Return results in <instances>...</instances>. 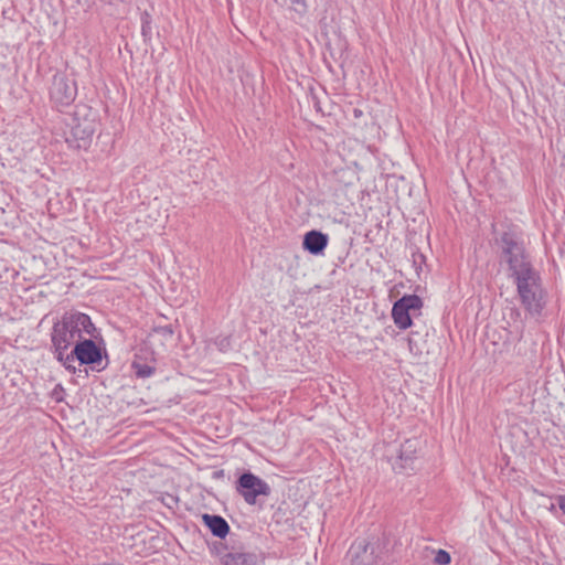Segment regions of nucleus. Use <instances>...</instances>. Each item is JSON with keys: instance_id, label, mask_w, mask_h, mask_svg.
I'll return each mask as SVG.
<instances>
[{"instance_id": "6ab92c4d", "label": "nucleus", "mask_w": 565, "mask_h": 565, "mask_svg": "<svg viewBox=\"0 0 565 565\" xmlns=\"http://www.w3.org/2000/svg\"><path fill=\"white\" fill-rule=\"evenodd\" d=\"M557 504L562 512L565 514V495L557 497Z\"/></svg>"}, {"instance_id": "9d476101", "label": "nucleus", "mask_w": 565, "mask_h": 565, "mask_svg": "<svg viewBox=\"0 0 565 565\" xmlns=\"http://www.w3.org/2000/svg\"><path fill=\"white\" fill-rule=\"evenodd\" d=\"M329 243V236L320 231L311 230L303 236L302 247L312 255H322Z\"/></svg>"}, {"instance_id": "423d86ee", "label": "nucleus", "mask_w": 565, "mask_h": 565, "mask_svg": "<svg viewBox=\"0 0 565 565\" xmlns=\"http://www.w3.org/2000/svg\"><path fill=\"white\" fill-rule=\"evenodd\" d=\"M236 491L243 497L246 503L256 504L258 497H268L271 490L265 480L250 471H246L237 479Z\"/></svg>"}, {"instance_id": "f8f14e48", "label": "nucleus", "mask_w": 565, "mask_h": 565, "mask_svg": "<svg viewBox=\"0 0 565 565\" xmlns=\"http://www.w3.org/2000/svg\"><path fill=\"white\" fill-rule=\"evenodd\" d=\"M392 318L397 328L402 330L409 328L413 323L409 311L398 300L393 305Z\"/></svg>"}, {"instance_id": "39448f33", "label": "nucleus", "mask_w": 565, "mask_h": 565, "mask_svg": "<svg viewBox=\"0 0 565 565\" xmlns=\"http://www.w3.org/2000/svg\"><path fill=\"white\" fill-rule=\"evenodd\" d=\"M351 565H387L385 554L380 544L356 540L349 550Z\"/></svg>"}, {"instance_id": "a211bd4d", "label": "nucleus", "mask_w": 565, "mask_h": 565, "mask_svg": "<svg viewBox=\"0 0 565 565\" xmlns=\"http://www.w3.org/2000/svg\"><path fill=\"white\" fill-rule=\"evenodd\" d=\"M61 393H63V387L57 385L53 391V396L57 402L62 401V397L60 396Z\"/></svg>"}, {"instance_id": "dca6fc26", "label": "nucleus", "mask_w": 565, "mask_h": 565, "mask_svg": "<svg viewBox=\"0 0 565 565\" xmlns=\"http://www.w3.org/2000/svg\"><path fill=\"white\" fill-rule=\"evenodd\" d=\"M398 302H402L403 307L409 312L419 310L423 307V301L417 295H405L398 299Z\"/></svg>"}, {"instance_id": "20e7f679", "label": "nucleus", "mask_w": 565, "mask_h": 565, "mask_svg": "<svg viewBox=\"0 0 565 565\" xmlns=\"http://www.w3.org/2000/svg\"><path fill=\"white\" fill-rule=\"evenodd\" d=\"M78 361L81 365H90L93 370L100 371L103 353L100 348L90 338H83L75 343L73 350L60 362L68 372L75 373L74 362Z\"/></svg>"}, {"instance_id": "f03ea898", "label": "nucleus", "mask_w": 565, "mask_h": 565, "mask_svg": "<svg viewBox=\"0 0 565 565\" xmlns=\"http://www.w3.org/2000/svg\"><path fill=\"white\" fill-rule=\"evenodd\" d=\"M515 286L516 298L524 312L540 320L548 302V292L544 287L540 271L532 267L509 278Z\"/></svg>"}, {"instance_id": "7ed1b4c3", "label": "nucleus", "mask_w": 565, "mask_h": 565, "mask_svg": "<svg viewBox=\"0 0 565 565\" xmlns=\"http://www.w3.org/2000/svg\"><path fill=\"white\" fill-rule=\"evenodd\" d=\"M494 244L498 247L500 264L505 266L508 278L534 267L525 250L522 234L518 230L510 227L499 233Z\"/></svg>"}, {"instance_id": "f257e3e1", "label": "nucleus", "mask_w": 565, "mask_h": 565, "mask_svg": "<svg viewBox=\"0 0 565 565\" xmlns=\"http://www.w3.org/2000/svg\"><path fill=\"white\" fill-rule=\"evenodd\" d=\"M96 328L88 315L71 310L63 313L61 319L54 322L51 330V350L54 358L61 362L67 350L75 345L84 334L93 337Z\"/></svg>"}, {"instance_id": "2eb2a0df", "label": "nucleus", "mask_w": 565, "mask_h": 565, "mask_svg": "<svg viewBox=\"0 0 565 565\" xmlns=\"http://www.w3.org/2000/svg\"><path fill=\"white\" fill-rule=\"evenodd\" d=\"M281 4L287 6L299 18L305 17L308 11L307 0H281Z\"/></svg>"}, {"instance_id": "6e6552de", "label": "nucleus", "mask_w": 565, "mask_h": 565, "mask_svg": "<svg viewBox=\"0 0 565 565\" xmlns=\"http://www.w3.org/2000/svg\"><path fill=\"white\" fill-rule=\"evenodd\" d=\"M223 565H257L258 555L252 552L231 551L222 543L214 546Z\"/></svg>"}, {"instance_id": "0eeeda50", "label": "nucleus", "mask_w": 565, "mask_h": 565, "mask_svg": "<svg viewBox=\"0 0 565 565\" xmlns=\"http://www.w3.org/2000/svg\"><path fill=\"white\" fill-rule=\"evenodd\" d=\"M77 87L74 81L68 79L64 75H55L53 77L50 89V97L56 107L70 106L76 98Z\"/></svg>"}, {"instance_id": "f3484780", "label": "nucleus", "mask_w": 565, "mask_h": 565, "mask_svg": "<svg viewBox=\"0 0 565 565\" xmlns=\"http://www.w3.org/2000/svg\"><path fill=\"white\" fill-rule=\"evenodd\" d=\"M434 562L437 565H449L451 562V556L447 551L438 550L435 555Z\"/></svg>"}, {"instance_id": "4468645a", "label": "nucleus", "mask_w": 565, "mask_h": 565, "mask_svg": "<svg viewBox=\"0 0 565 565\" xmlns=\"http://www.w3.org/2000/svg\"><path fill=\"white\" fill-rule=\"evenodd\" d=\"M94 134V129L90 126L81 128L79 126L73 129V135L76 138H79V142L77 143L78 148L87 147L90 142V137Z\"/></svg>"}, {"instance_id": "aec40b11", "label": "nucleus", "mask_w": 565, "mask_h": 565, "mask_svg": "<svg viewBox=\"0 0 565 565\" xmlns=\"http://www.w3.org/2000/svg\"><path fill=\"white\" fill-rule=\"evenodd\" d=\"M515 315L519 317L521 313L519 310H515Z\"/></svg>"}, {"instance_id": "1a4fd4ad", "label": "nucleus", "mask_w": 565, "mask_h": 565, "mask_svg": "<svg viewBox=\"0 0 565 565\" xmlns=\"http://www.w3.org/2000/svg\"><path fill=\"white\" fill-rule=\"evenodd\" d=\"M419 441L417 439H407L399 446L398 456L393 463L395 470L399 472L413 469L414 460L418 450Z\"/></svg>"}, {"instance_id": "ddd939ff", "label": "nucleus", "mask_w": 565, "mask_h": 565, "mask_svg": "<svg viewBox=\"0 0 565 565\" xmlns=\"http://www.w3.org/2000/svg\"><path fill=\"white\" fill-rule=\"evenodd\" d=\"M131 369L138 379H149L156 373L154 362L142 361L140 355H136Z\"/></svg>"}, {"instance_id": "9b49d317", "label": "nucleus", "mask_w": 565, "mask_h": 565, "mask_svg": "<svg viewBox=\"0 0 565 565\" xmlns=\"http://www.w3.org/2000/svg\"><path fill=\"white\" fill-rule=\"evenodd\" d=\"M202 522L216 537L224 539L230 533V525L221 515L204 513Z\"/></svg>"}]
</instances>
